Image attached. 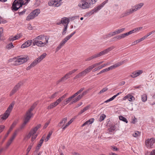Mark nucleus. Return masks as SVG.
<instances>
[{
    "label": "nucleus",
    "instance_id": "nucleus-1",
    "mask_svg": "<svg viewBox=\"0 0 155 155\" xmlns=\"http://www.w3.org/2000/svg\"><path fill=\"white\" fill-rule=\"evenodd\" d=\"M24 5H25L22 0H15L12 3L11 9L13 12L17 11Z\"/></svg>",
    "mask_w": 155,
    "mask_h": 155
},
{
    "label": "nucleus",
    "instance_id": "nucleus-2",
    "mask_svg": "<svg viewBox=\"0 0 155 155\" xmlns=\"http://www.w3.org/2000/svg\"><path fill=\"white\" fill-rule=\"evenodd\" d=\"M108 1V0H106L102 2L101 4L98 5L97 7L95 8L93 10L91 11L88 12L87 13V16H90L94 14V13L97 12L98 11L100 10L104 5L106 4Z\"/></svg>",
    "mask_w": 155,
    "mask_h": 155
},
{
    "label": "nucleus",
    "instance_id": "nucleus-3",
    "mask_svg": "<svg viewBox=\"0 0 155 155\" xmlns=\"http://www.w3.org/2000/svg\"><path fill=\"white\" fill-rule=\"evenodd\" d=\"M40 13V10L39 9H36L31 12L27 17L26 20L27 21H30L33 19L37 17Z\"/></svg>",
    "mask_w": 155,
    "mask_h": 155
},
{
    "label": "nucleus",
    "instance_id": "nucleus-4",
    "mask_svg": "<svg viewBox=\"0 0 155 155\" xmlns=\"http://www.w3.org/2000/svg\"><path fill=\"white\" fill-rule=\"evenodd\" d=\"M28 59H29V58L28 56L21 57L16 59V60L15 61V64L20 65L22 64L23 63L27 62Z\"/></svg>",
    "mask_w": 155,
    "mask_h": 155
},
{
    "label": "nucleus",
    "instance_id": "nucleus-5",
    "mask_svg": "<svg viewBox=\"0 0 155 155\" xmlns=\"http://www.w3.org/2000/svg\"><path fill=\"white\" fill-rule=\"evenodd\" d=\"M155 143V139L154 138L148 139L145 141V144L148 148H152L153 147V144Z\"/></svg>",
    "mask_w": 155,
    "mask_h": 155
},
{
    "label": "nucleus",
    "instance_id": "nucleus-6",
    "mask_svg": "<svg viewBox=\"0 0 155 155\" xmlns=\"http://www.w3.org/2000/svg\"><path fill=\"white\" fill-rule=\"evenodd\" d=\"M91 2L82 0L81 3L78 4V6L83 9H86L89 7Z\"/></svg>",
    "mask_w": 155,
    "mask_h": 155
},
{
    "label": "nucleus",
    "instance_id": "nucleus-7",
    "mask_svg": "<svg viewBox=\"0 0 155 155\" xmlns=\"http://www.w3.org/2000/svg\"><path fill=\"white\" fill-rule=\"evenodd\" d=\"M37 105V104L35 103L31 106L30 108L26 112L25 114V117H29V118L30 119L32 115L31 112L34 109L35 107Z\"/></svg>",
    "mask_w": 155,
    "mask_h": 155
},
{
    "label": "nucleus",
    "instance_id": "nucleus-8",
    "mask_svg": "<svg viewBox=\"0 0 155 155\" xmlns=\"http://www.w3.org/2000/svg\"><path fill=\"white\" fill-rule=\"evenodd\" d=\"M23 84V83L21 82H20L16 85L11 91L10 95V96L13 95L14 93L17 92L20 87Z\"/></svg>",
    "mask_w": 155,
    "mask_h": 155
},
{
    "label": "nucleus",
    "instance_id": "nucleus-9",
    "mask_svg": "<svg viewBox=\"0 0 155 155\" xmlns=\"http://www.w3.org/2000/svg\"><path fill=\"white\" fill-rule=\"evenodd\" d=\"M125 60L123 61H120V62H119L117 63H116L115 64H114L112 66H111L107 68L108 71L110 70H112L114 68L117 67H118V66H120L121 65L123 64L125 61Z\"/></svg>",
    "mask_w": 155,
    "mask_h": 155
},
{
    "label": "nucleus",
    "instance_id": "nucleus-10",
    "mask_svg": "<svg viewBox=\"0 0 155 155\" xmlns=\"http://www.w3.org/2000/svg\"><path fill=\"white\" fill-rule=\"evenodd\" d=\"M115 47L114 46H111V47H109L107 49H106L104 50L103 51H101V52L99 53L100 56L104 55L105 54L107 53L108 52L110 51L114 48Z\"/></svg>",
    "mask_w": 155,
    "mask_h": 155
},
{
    "label": "nucleus",
    "instance_id": "nucleus-11",
    "mask_svg": "<svg viewBox=\"0 0 155 155\" xmlns=\"http://www.w3.org/2000/svg\"><path fill=\"white\" fill-rule=\"evenodd\" d=\"M29 117L27 116L25 117V119L24 120V122L20 126L18 129V130H20L23 129L25 126L26 124L28 122L29 120H30Z\"/></svg>",
    "mask_w": 155,
    "mask_h": 155
},
{
    "label": "nucleus",
    "instance_id": "nucleus-12",
    "mask_svg": "<svg viewBox=\"0 0 155 155\" xmlns=\"http://www.w3.org/2000/svg\"><path fill=\"white\" fill-rule=\"evenodd\" d=\"M33 45H36L38 47H42L45 46V44L40 41H33Z\"/></svg>",
    "mask_w": 155,
    "mask_h": 155
},
{
    "label": "nucleus",
    "instance_id": "nucleus-13",
    "mask_svg": "<svg viewBox=\"0 0 155 155\" xmlns=\"http://www.w3.org/2000/svg\"><path fill=\"white\" fill-rule=\"evenodd\" d=\"M32 40H28L23 43L21 46V48H24L30 46L33 42Z\"/></svg>",
    "mask_w": 155,
    "mask_h": 155
},
{
    "label": "nucleus",
    "instance_id": "nucleus-14",
    "mask_svg": "<svg viewBox=\"0 0 155 155\" xmlns=\"http://www.w3.org/2000/svg\"><path fill=\"white\" fill-rule=\"evenodd\" d=\"M100 56V55L99 53L97 54H95L94 55L92 56H91L90 57H89L88 58H87L86 59H85V61H90L93 59L99 57Z\"/></svg>",
    "mask_w": 155,
    "mask_h": 155
},
{
    "label": "nucleus",
    "instance_id": "nucleus-15",
    "mask_svg": "<svg viewBox=\"0 0 155 155\" xmlns=\"http://www.w3.org/2000/svg\"><path fill=\"white\" fill-rule=\"evenodd\" d=\"M109 64V63H107L105 64H103L101 65V66H100L97 67L94 69L93 70V72H95L98 70H100L103 68L104 67L108 65V64Z\"/></svg>",
    "mask_w": 155,
    "mask_h": 155
},
{
    "label": "nucleus",
    "instance_id": "nucleus-16",
    "mask_svg": "<svg viewBox=\"0 0 155 155\" xmlns=\"http://www.w3.org/2000/svg\"><path fill=\"white\" fill-rule=\"evenodd\" d=\"M10 114L9 113L5 112L3 114L0 116L1 117V118L3 120H5L9 116Z\"/></svg>",
    "mask_w": 155,
    "mask_h": 155
},
{
    "label": "nucleus",
    "instance_id": "nucleus-17",
    "mask_svg": "<svg viewBox=\"0 0 155 155\" xmlns=\"http://www.w3.org/2000/svg\"><path fill=\"white\" fill-rule=\"evenodd\" d=\"M69 21H70L69 19L66 17L62 18L61 20V23H62V24L63 25L65 24H68V25Z\"/></svg>",
    "mask_w": 155,
    "mask_h": 155
},
{
    "label": "nucleus",
    "instance_id": "nucleus-18",
    "mask_svg": "<svg viewBox=\"0 0 155 155\" xmlns=\"http://www.w3.org/2000/svg\"><path fill=\"white\" fill-rule=\"evenodd\" d=\"M125 29V28H123L120 29H119L113 32V34L114 35L119 34L123 31Z\"/></svg>",
    "mask_w": 155,
    "mask_h": 155
},
{
    "label": "nucleus",
    "instance_id": "nucleus-19",
    "mask_svg": "<svg viewBox=\"0 0 155 155\" xmlns=\"http://www.w3.org/2000/svg\"><path fill=\"white\" fill-rule=\"evenodd\" d=\"M48 4L50 6H52L54 5L56 7H58L59 6V5H58L57 3V1L54 0L53 1H52L51 2H48Z\"/></svg>",
    "mask_w": 155,
    "mask_h": 155
},
{
    "label": "nucleus",
    "instance_id": "nucleus-20",
    "mask_svg": "<svg viewBox=\"0 0 155 155\" xmlns=\"http://www.w3.org/2000/svg\"><path fill=\"white\" fill-rule=\"evenodd\" d=\"M46 55L47 54L46 53H44L36 59L37 60V61H38V62H39L46 57Z\"/></svg>",
    "mask_w": 155,
    "mask_h": 155
},
{
    "label": "nucleus",
    "instance_id": "nucleus-21",
    "mask_svg": "<svg viewBox=\"0 0 155 155\" xmlns=\"http://www.w3.org/2000/svg\"><path fill=\"white\" fill-rule=\"evenodd\" d=\"M57 105V104L54 102L51 103L50 104L48 107L47 109L48 110L51 109Z\"/></svg>",
    "mask_w": 155,
    "mask_h": 155
},
{
    "label": "nucleus",
    "instance_id": "nucleus-22",
    "mask_svg": "<svg viewBox=\"0 0 155 155\" xmlns=\"http://www.w3.org/2000/svg\"><path fill=\"white\" fill-rule=\"evenodd\" d=\"M143 3H140L139 4L137 5H135L134 6L133 8H134L136 11L137 10L139 9H140L143 6Z\"/></svg>",
    "mask_w": 155,
    "mask_h": 155
},
{
    "label": "nucleus",
    "instance_id": "nucleus-23",
    "mask_svg": "<svg viewBox=\"0 0 155 155\" xmlns=\"http://www.w3.org/2000/svg\"><path fill=\"white\" fill-rule=\"evenodd\" d=\"M123 38L122 35L121 34L117 36L116 37H115L114 38H112V39L111 41H116V39H118V40H120Z\"/></svg>",
    "mask_w": 155,
    "mask_h": 155
},
{
    "label": "nucleus",
    "instance_id": "nucleus-24",
    "mask_svg": "<svg viewBox=\"0 0 155 155\" xmlns=\"http://www.w3.org/2000/svg\"><path fill=\"white\" fill-rule=\"evenodd\" d=\"M44 37L43 35H40L36 38H35L32 40L33 41H39V40H42V39Z\"/></svg>",
    "mask_w": 155,
    "mask_h": 155
},
{
    "label": "nucleus",
    "instance_id": "nucleus-25",
    "mask_svg": "<svg viewBox=\"0 0 155 155\" xmlns=\"http://www.w3.org/2000/svg\"><path fill=\"white\" fill-rule=\"evenodd\" d=\"M41 127V125L40 124H39L37 125L34 128L32 129L31 130H32L34 132L35 134L37 130L39 128H40Z\"/></svg>",
    "mask_w": 155,
    "mask_h": 155
},
{
    "label": "nucleus",
    "instance_id": "nucleus-26",
    "mask_svg": "<svg viewBox=\"0 0 155 155\" xmlns=\"http://www.w3.org/2000/svg\"><path fill=\"white\" fill-rule=\"evenodd\" d=\"M72 121L73 120H72V119L71 120L69 121L68 122V123L66 124L64 126V127H62L63 130H64L70 124H71V123Z\"/></svg>",
    "mask_w": 155,
    "mask_h": 155
},
{
    "label": "nucleus",
    "instance_id": "nucleus-27",
    "mask_svg": "<svg viewBox=\"0 0 155 155\" xmlns=\"http://www.w3.org/2000/svg\"><path fill=\"white\" fill-rule=\"evenodd\" d=\"M71 38L68 36H67L61 42L64 45V44L67 42V41L69 40Z\"/></svg>",
    "mask_w": 155,
    "mask_h": 155
},
{
    "label": "nucleus",
    "instance_id": "nucleus-28",
    "mask_svg": "<svg viewBox=\"0 0 155 155\" xmlns=\"http://www.w3.org/2000/svg\"><path fill=\"white\" fill-rule=\"evenodd\" d=\"M64 28L63 29V31L62 32V35H64L66 33V31L67 30V28L68 26V24L64 25Z\"/></svg>",
    "mask_w": 155,
    "mask_h": 155
},
{
    "label": "nucleus",
    "instance_id": "nucleus-29",
    "mask_svg": "<svg viewBox=\"0 0 155 155\" xmlns=\"http://www.w3.org/2000/svg\"><path fill=\"white\" fill-rule=\"evenodd\" d=\"M67 117H65L63 118L62 120L58 124V126H61V124H63L66 122L67 120Z\"/></svg>",
    "mask_w": 155,
    "mask_h": 155
},
{
    "label": "nucleus",
    "instance_id": "nucleus-30",
    "mask_svg": "<svg viewBox=\"0 0 155 155\" xmlns=\"http://www.w3.org/2000/svg\"><path fill=\"white\" fill-rule=\"evenodd\" d=\"M52 131H50L48 133V134L47 137H46L45 139V142L47 141L49 139L51 135L52 134Z\"/></svg>",
    "mask_w": 155,
    "mask_h": 155
},
{
    "label": "nucleus",
    "instance_id": "nucleus-31",
    "mask_svg": "<svg viewBox=\"0 0 155 155\" xmlns=\"http://www.w3.org/2000/svg\"><path fill=\"white\" fill-rule=\"evenodd\" d=\"M119 119L120 120H122L126 122V123H127L128 122V121L126 118L122 116H119Z\"/></svg>",
    "mask_w": 155,
    "mask_h": 155
},
{
    "label": "nucleus",
    "instance_id": "nucleus-32",
    "mask_svg": "<svg viewBox=\"0 0 155 155\" xmlns=\"http://www.w3.org/2000/svg\"><path fill=\"white\" fill-rule=\"evenodd\" d=\"M92 69L91 67V66H90L84 70V71L85 73L86 74H87L90 72Z\"/></svg>",
    "mask_w": 155,
    "mask_h": 155
},
{
    "label": "nucleus",
    "instance_id": "nucleus-33",
    "mask_svg": "<svg viewBox=\"0 0 155 155\" xmlns=\"http://www.w3.org/2000/svg\"><path fill=\"white\" fill-rule=\"evenodd\" d=\"M94 118H92L87 120L85 122L87 123V125H89L92 123L94 121Z\"/></svg>",
    "mask_w": 155,
    "mask_h": 155
},
{
    "label": "nucleus",
    "instance_id": "nucleus-34",
    "mask_svg": "<svg viewBox=\"0 0 155 155\" xmlns=\"http://www.w3.org/2000/svg\"><path fill=\"white\" fill-rule=\"evenodd\" d=\"M141 98L143 102H145L146 101L147 99V95L146 94H143Z\"/></svg>",
    "mask_w": 155,
    "mask_h": 155
},
{
    "label": "nucleus",
    "instance_id": "nucleus-35",
    "mask_svg": "<svg viewBox=\"0 0 155 155\" xmlns=\"http://www.w3.org/2000/svg\"><path fill=\"white\" fill-rule=\"evenodd\" d=\"M128 97L127 99L129 101H132L135 100V98L132 96L130 95V94H128Z\"/></svg>",
    "mask_w": 155,
    "mask_h": 155
},
{
    "label": "nucleus",
    "instance_id": "nucleus-36",
    "mask_svg": "<svg viewBox=\"0 0 155 155\" xmlns=\"http://www.w3.org/2000/svg\"><path fill=\"white\" fill-rule=\"evenodd\" d=\"M64 45L61 42L59 45L57 47V48H56V52H57L59 50L62 46H63Z\"/></svg>",
    "mask_w": 155,
    "mask_h": 155
},
{
    "label": "nucleus",
    "instance_id": "nucleus-37",
    "mask_svg": "<svg viewBox=\"0 0 155 155\" xmlns=\"http://www.w3.org/2000/svg\"><path fill=\"white\" fill-rule=\"evenodd\" d=\"M38 62V61H37L36 59H35V61L33 62L31 64H30L31 67H32V68L34 67L36 65Z\"/></svg>",
    "mask_w": 155,
    "mask_h": 155
},
{
    "label": "nucleus",
    "instance_id": "nucleus-38",
    "mask_svg": "<svg viewBox=\"0 0 155 155\" xmlns=\"http://www.w3.org/2000/svg\"><path fill=\"white\" fill-rule=\"evenodd\" d=\"M106 117V116L104 114H102L100 116V118L99 119V121L100 122H101L103 120L105 117Z\"/></svg>",
    "mask_w": 155,
    "mask_h": 155
},
{
    "label": "nucleus",
    "instance_id": "nucleus-39",
    "mask_svg": "<svg viewBox=\"0 0 155 155\" xmlns=\"http://www.w3.org/2000/svg\"><path fill=\"white\" fill-rule=\"evenodd\" d=\"M19 37L17 35H15L14 37L12 38L10 37L9 38V40L11 41H13L14 40L17 39Z\"/></svg>",
    "mask_w": 155,
    "mask_h": 155
},
{
    "label": "nucleus",
    "instance_id": "nucleus-40",
    "mask_svg": "<svg viewBox=\"0 0 155 155\" xmlns=\"http://www.w3.org/2000/svg\"><path fill=\"white\" fill-rule=\"evenodd\" d=\"M86 74L84 72V71H82L81 72L79 73L78 74L79 78H80L81 77L84 76L86 75Z\"/></svg>",
    "mask_w": 155,
    "mask_h": 155
},
{
    "label": "nucleus",
    "instance_id": "nucleus-41",
    "mask_svg": "<svg viewBox=\"0 0 155 155\" xmlns=\"http://www.w3.org/2000/svg\"><path fill=\"white\" fill-rule=\"evenodd\" d=\"M114 36L113 34V32H110L108 33V34L105 35L104 36V38H107L108 37H110L112 36Z\"/></svg>",
    "mask_w": 155,
    "mask_h": 155
},
{
    "label": "nucleus",
    "instance_id": "nucleus-42",
    "mask_svg": "<svg viewBox=\"0 0 155 155\" xmlns=\"http://www.w3.org/2000/svg\"><path fill=\"white\" fill-rule=\"evenodd\" d=\"M34 143H31L28 146V148L27 149V153H28L30 151L31 149V148Z\"/></svg>",
    "mask_w": 155,
    "mask_h": 155
},
{
    "label": "nucleus",
    "instance_id": "nucleus-43",
    "mask_svg": "<svg viewBox=\"0 0 155 155\" xmlns=\"http://www.w3.org/2000/svg\"><path fill=\"white\" fill-rule=\"evenodd\" d=\"M59 93L58 91L55 92L51 96L49 97L50 99H53L56 97L57 96V94Z\"/></svg>",
    "mask_w": 155,
    "mask_h": 155
},
{
    "label": "nucleus",
    "instance_id": "nucleus-44",
    "mask_svg": "<svg viewBox=\"0 0 155 155\" xmlns=\"http://www.w3.org/2000/svg\"><path fill=\"white\" fill-rule=\"evenodd\" d=\"M14 47L12 43V42L10 43L7 46V48L8 49H10Z\"/></svg>",
    "mask_w": 155,
    "mask_h": 155
},
{
    "label": "nucleus",
    "instance_id": "nucleus-45",
    "mask_svg": "<svg viewBox=\"0 0 155 155\" xmlns=\"http://www.w3.org/2000/svg\"><path fill=\"white\" fill-rule=\"evenodd\" d=\"M127 11L128 12L130 15L132 14L134 12L136 11L135 9L133 8L128 9Z\"/></svg>",
    "mask_w": 155,
    "mask_h": 155
},
{
    "label": "nucleus",
    "instance_id": "nucleus-46",
    "mask_svg": "<svg viewBox=\"0 0 155 155\" xmlns=\"http://www.w3.org/2000/svg\"><path fill=\"white\" fill-rule=\"evenodd\" d=\"M108 89V88L107 87H105L101 90L99 92V94H101L107 91Z\"/></svg>",
    "mask_w": 155,
    "mask_h": 155
},
{
    "label": "nucleus",
    "instance_id": "nucleus-47",
    "mask_svg": "<svg viewBox=\"0 0 155 155\" xmlns=\"http://www.w3.org/2000/svg\"><path fill=\"white\" fill-rule=\"evenodd\" d=\"M130 15L128 12L126 10V12L121 15V17H123L125 16H126Z\"/></svg>",
    "mask_w": 155,
    "mask_h": 155
},
{
    "label": "nucleus",
    "instance_id": "nucleus-48",
    "mask_svg": "<svg viewBox=\"0 0 155 155\" xmlns=\"http://www.w3.org/2000/svg\"><path fill=\"white\" fill-rule=\"evenodd\" d=\"M140 134V133L139 131H136L133 134V136L135 137L139 136Z\"/></svg>",
    "mask_w": 155,
    "mask_h": 155
},
{
    "label": "nucleus",
    "instance_id": "nucleus-49",
    "mask_svg": "<svg viewBox=\"0 0 155 155\" xmlns=\"http://www.w3.org/2000/svg\"><path fill=\"white\" fill-rule=\"evenodd\" d=\"M33 134H35V133L34 132L33 130H31L30 132L28 135V137L30 138L31 137V136Z\"/></svg>",
    "mask_w": 155,
    "mask_h": 155
},
{
    "label": "nucleus",
    "instance_id": "nucleus-50",
    "mask_svg": "<svg viewBox=\"0 0 155 155\" xmlns=\"http://www.w3.org/2000/svg\"><path fill=\"white\" fill-rule=\"evenodd\" d=\"M136 71H135L133 72L132 73V75H130V76L133 78H134L136 77H137V74L136 73Z\"/></svg>",
    "mask_w": 155,
    "mask_h": 155
},
{
    "label": "nucleus",
    "instance_id": "nucleus-51",
    "mask_svg": "<svg viewBox=\"0 0 155 155\" xmlns=\"http://www.w3.org/2000/svg\"><path fill=\"white\" fill-rule=\"evenodd\" d=\"M35 5L36 6H38L41 3V1L40 0H35Z\"/></svg>",
    "mask_w": 155,
    "mask_h": 155
},
{
    "label": "nucleus",
    "instance_id": "nucleus-52",
    "mask_svg": "<svg viewBox=\"0 0 155 155\" xmlns=\"http://www.w3.org/2000/svg\"><path fill=\"white\" fill-rule=\"evenodd\" d=\"M155 32V31L153 30V31H152L150 32H149V33H148V34H147V35H145V36L146 38H147V37H148V36H150V35H151L152 34L154 33Z\"/></svg>",
    "mask_w": 155,
    "mask_h": 155
},
{
    "label": "nucleus",
    "instance_id": "nucleus-53",
    "mask_svg": "<svg viewBox=\"0 0 155 155\" xmlns=\"http://www.w3.org/2000/svg\"><path fill=\"white\" fill-rule=\"evenodd\" d=\"M15 104V102L14 101H13L10 104L8 107H10V108L12 109Z\"/></svg>",
    "mask_w": 155,
    "mask_h": 155
},
{
    "label": "nucleus",
    "instance_id": "nucleus-54",
    "mask_svg": "<svg viewBox=\"0 0 155 155\" xmlns=\"http://www.w3.org/2000/svg\"><path fill=\"white\" fill-rule=\"evenodd\" d=\"M82 95H79L78 97L75 98V100H76V101H78L80 99H81L82 98Z\"/></svg>",
    "mask_w": 155,
    "mask_h": 155
},
{
    "label": "nucleus",
    "instance_id": "nucleus-55",
    "mask_svg": "<svg viewBox=\"0 0 155 155\" xmlns=\"http://www.w3.org/2000/svg\"><path fill=\"white\" fill-rule=\"evenodd\" d=\"M26 11V9H24L23 11L18 12L19 15H22L25 13V12Z\"/></svg>",
    "mask_w": 155,
    "mask_h": 155
},
{
    "label": "nucleus",
    "instance_id": "nucleus-56",
    "mask_svg": "<svg viewBox=\"0 0 155 155\" xmlns=\"http://www.w3.org/2000/svg\"><path fill=\"white\" fill-rule=\"evenodd\" d=\"M5 126L3 125H0V133L5 128Z\"/></svg>",
    "mask_w": 155,
    "mask_h": 155
},
{
    "label": "nucleus",
    "instance_id": "nucleus-57",
    "mask_svg": "<svg viewBox=\"0 0 155 155\" xmlns=\"http://www.w3.org/2000/svg\"><path fill=\"white\" fill-rule=\"evenodd\" d=\"M12 110V109L10 108V107H8L5 111L6 112L8 113L9 114H10V112Z\"/></svg>",
    "mask_w": 155,
    "mask_h": 155
},
{
    "label": "nucleus",
    "instance_id": "nucleus-58",
    "mask_svg": "<svg viewBox=\"0 0 155 155\" xmlns=\"http://www.w3.org/2000/svg\"><path fill=\"white\" fill-rule=\"evenodd\" d=\"M136 71L137 76H139L140 74L143 73V71L142 70H139Z\"/></svg>",
    "mask_w": 155,
    "mask_h": 155
},
{
    "label": "nucleus",
    "instance_id": "nucleus-59",
    "mask_svg": "<svg viewBox=\"0 0 155 155\" xmlns=\"http://www.w3.org/2000/svg\"><path fill=\"white\" fill-rule=\"evenodd\" d=\"M136 71L137 76H139L140 74L143 73V71L142 70H139Z\"/></svg>",
    "mask_w": 155,
    "mask_h": 155
},
{
    "label": "nucleus",
    "instance_id": "nucleus-60",
    "mask_svg": "<svg viewBox=\"0 0 155 155\" xmlns=\"http://www.w3.org/2000/svg\"><path fill=\"white\" fill-rule=\"evenodd\" d=\"M10 132H11V130H8V132H7V133L5 134V136L4 139H5L8 136L9 134L10 133Z\"/></svg>",
    "mask_w": 155,
    "mask_h": 155
},
{
    "label": "nucleus",
    "instance_id": "nucleus-61",
    "mask_svg": "<svg viewBox=\"0 0 155 155\" xmlns=\"http://www.w3.org/2000/svg\"><path fill=\"white\" fill-rule=\"evenodd\" d=\"M110 128L111 130H112L113 131H114L116 129V128L115 127V125H112L110 127Z\"/></svg>",
    "mask_w": 155,
    "mask_h": 155
},
{
    "label": "nucleus",
    "instance_id": "nucleus-62",
    "mask_svg": "<svg viewBox=\"0 0 155 155\" xmlns=\"http://www.w3.org/2000/svg\"><path fill=\"white\" fill-rule=\"evenodd\" d=\"M17 131H16L13 134L12 137L14 139L17 135Z\"/></svg>",
    "mask_w": 155,
    "mask_h": 155
},
{
    "label": "nucleus",
    "instance_id": "nucleus-63",
    "mask_svg": "<svg viewBox=\"0 0 155 155\" xmlns=\"http://www.w3.org/2000/svg\"><path fill=\"white\" fill-rule=\"evenodd\" d=\"M17 131H16L13 134L12 137L14 139L17 135Z\"/></svg>",
    "mask_w": 155,
    "mask_h": 155
},
{
    "label": "nucleus",
    "instance_id": "nucleus-64",
    "mask_svg": "<svg viewBox=\"0 0 155 155\" xmlns=\"http://www.w3.org/2000/svg\"><path fill=\"white\" fill-rule=\"evenodd\" d=\"M62 101V100H61V98H60L58 99V100H57V101H55V102L57 104V105H58Z\"/></svg>",
    "mask_w": 155,
    "mask_h": 155
}]
</instances>
